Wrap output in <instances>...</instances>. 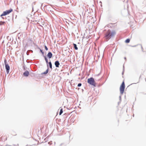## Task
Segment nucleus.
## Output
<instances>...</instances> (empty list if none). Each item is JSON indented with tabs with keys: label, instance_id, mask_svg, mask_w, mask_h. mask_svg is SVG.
Instances as JSON below:
<instances>
[{
	"label": "nucleus",
	"instance_id": "obj_1",
	"mask_svg": "<svg viewBox=\"0 0 146 146\" xmlns=\"http://www.w3.org/2000/svg\"><path fill=\"white\" fill-rule=\"evenodd\" d=\"M115 34V32H111L110 30L107 31L105 34V38L106 41L108 40L111 37L114 36Z\"/></svg>",
	"mask_w": 146,
	"mask_h": 146
},
{
	"label": "nucleus",
	"instance_id": "obj_2",
	"mask_svg": "<svg viewBox=\"0 0 146 146\" xmlns=\"http://www.w3.org/2000/svg\"><path fill=\"white\" fill-rule=\"evenodd\" d=\"M88 83L93 86H96V83L94 79L93 78H91L88 79Z\"/></svg>",
	"mask_w": 146,
	"mask_h": 146
},
{
	"label": "nucleus",
	"instance_id": "obj_3",
	"mask_svg": "<svg viewBox=\"0 0 146 146\" xmlns=\"http://www.w3.org/2000/svg\"><path fill=\"white\" fill-rule=\"evenodd\" d=\"M125 88V85L124 82L123 81V82L121 85L120 87V93L121 94H123V93L124 89Z\"/></svg>",
	"mask_w": 146,
	"mask_h": 146
},
{
	"label": "nucleus",
	"instance_id": "obj_4",
	"mask_svg": "<svg viewBox=\"0 0 146 146\" xmlns=\"http://www.w3.org/2000/svg\"><path fill=\"white\" fill-rule=\"evenodd\" d=\"M12 11L13 9H12L6 10V11L3 12V13L1 15V16L6 15L9 14Z\"/></svg>",
	"mask_w": 146,
	"mask_h": 146
},
{
	"label": "nucleus",
	"instance_id": "obj_5",
	"mask_svg": "<svg viewBox=\"0 0 146 146\" xmlns=\"http://www.w3.org/2000/svg\"><path fill=\"white\" fill-rule=\"evenodd\" d=\"M5 67L7 70V73L8 74L9 73V70L10 69V67L8 64H7L6 63V60H5Z\"/></svg>",
	"mask_w": 146,
	"mask_h": 146
},
{
	"label": "nucleus",
	"instance_id": "obj_6",
	"mask_svg": "<svg viewBox=\"0 0 146 146\" xmlns=\"http://www.w3.org/2000/svg\"><path fill=\"white\" fill-rule=\"evenodd\" d=\"M55 65L56 67H59V65H60V63L58 61H56L55 62Z\"/></svg>",
	"mask_w": 146,
	"mask_h": 146
},
{
	"label": "nucleus",
	"instance_id": "obj_7",
	"mask_svg": "<svg viewBox=\"0 0 146 146\" xmlns=\"http://www.w3.org/2000/svg\"><path fill=\"white\" fill-rule=\"evenodd\" d=\"M29 72L28 71H26L23 73V75L25 76H29Z\"/></svg>",
	"mask_w": 146,
	"mask_h": 146
},
{
	"label": "nucleus",
	"instance_id": "obj_8",
	"mask_svg": "<svg viewBox=\"0 0 146 146\" xmlns=\"http://www.w3.org/2000/svg\"><path fill=\"white\" fill-rule=\"evenodd\" d=\"M47 56L49 58H51L52 57V54L51 52H49L47 54Z\"/></svg>",
	"mask_w": 146,
	"mask_h": 146
},
{
	"label": "nucleus",
	"instance_id": "obj_9",
	"mask_svg": "<svg viewBox=\"0 0 146 146\" xmlns=\"http://www.w3.org/2000/svg\"><path fill=\"white\" fill-rule=\"evenodd\" d=\"M6 24V22L5 21H0V25H4Z\"/></svg>",
	"mask_w": 146,
	"mask_h": 146
},
{
	"label": "nucleus",
	"instance_id": "obj_10",
	"mask_svg": "<svg viewBox=\"0 0 146 146\" xmlns=\"http://www.w3.org/2000/svg\"><path fill=\"white\" fill-rule=\"evenodd\" d=\"M73 45L74 47V48L75 49V50H77L78 49V48L77 47V45L76 44H74Z\"/></svg>",
	"mask_w": 146,
	"mask_h": 146
},
{
	"label": "nucleus",
	"instance_id": "obj_11",
	"mask_svg": "<svg viewBox=\"0 0 146 146\" xmlns=\"http://www.w3.org/2000/svg\"><path fill=\"white\" fill-rule=\"evenodd\" d=\"M63 113V109H61L60 110V112L59 113V115H60L62 113Z\"/></svg>",
	"mask_w": 146,
	"mask_h": 146
},
{
	"label": "nucleus",
	"instance_id": "obj_12",
	"mask_svg": "<svg viewBox=\"0 0 146 146\" xmlns=\"http://www.w3.org/2000/svg\"><path fill=\"white\" fill-rule=\"evenodd\" d=\"M130 42V40L129 39H127L125 41V42L126 43H129Z\"/></svg>",
	"mask_w": 146,
	"mask_h": 146
},
{
	"label": "nucleus",
	"instance_id": "obj_13",
	"mask_svg": "<svg viewBox=\"0 0 146 146\" xmlns=\"http://www.w3.org/2000/svg\"><path fill=\"white\" fill-rule=\"evenodd\" d=\"M49 64L50 68L51 69H52V64H51V62H49Z\"/></svg>",
	"mask_w": 146,
	"mask_h": 146
},
{
	"label": "nucleus",
	"instance_id": "obj_14",
	"mask_svg": "<svg viewBox=\"0 0 146 146\" xmlns=\"http://www.w3.org/2000/svg\"><path fill=\"white\" fill-rule=\"evenodd\" d=\"M48 69H47L45 72H44L43 74H46L47 73H48Z\"/></svg>",
	"mask_w": 146,
	"mask_h": 146
},
{
	"label": "nucleus",
	"instance_id": "obj_15",
	"mask_svg": "<svg viewBox=\"0 0 146 146\" xmlns=\"http://www.w3.org/2000/svg\"><path fill=\"white\" fill-rule=\"evenodd\" d=\"M45 59L46 63L47 64L48 63V60L46 57H45Z\"/></svg>",
	"mask_w": 146,
	"mask_h": 146
},
{
	"label": "nucleus",
	"instance_id": "obj_16",
	"mask_svg": "<svg viewBox=\"0 0 146 146\" xmlns=\"http://www.w3.org/2000/svg\"><path fill=\"white\" fill-rule=\"evenodd\" d=\"M82 85V84L81 83H79L78 84V87H80V86H81Z\"/></svg>",
	"mask_w": 146,
	"mask_h": 146
},
{
	"label": "nucleus",
	"instance_id": "obj_17",
	"mask_svg": "<svg viewBox=\"0 0 146 146\" xmlns=\"http://www.w3.org/2000/svg\"><path fill=\"white\" fill-rule=\"evenodd\" d=\"M45 48L46 50H48V48L46 46H45Z\"/></svg>",
	"mask_w": 146,
	"mask_h": 146
},
{
	"label": "nucleus",
	"instance_id": "obj_18",
	"mask_svg": "<svg viewBox=\"0 0 146 146\" xmlns=\"http://www.w3.org/2000/svg\"><path fill=\"white\" fill-rule=\"evenodd\" d=\"M142 51H143V49L142 48Z\"/></svg>",
	"mask_w": 146,
	"mask_h": 146
}]
</instances>
